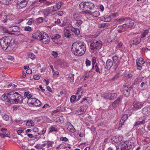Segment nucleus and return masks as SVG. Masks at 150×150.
<instances>
[{
    "instance_id": "obj_50",
    "label": "nucleus",
    "mask_w": 150,
    "mask_h": 150,
    "mask_svg": "<svg viewBox=\"0 0 150 150\" xmlns=\"http://www.w3.org/2000/svg\"><path fill=\"white\" fill-rule=\"evenodd\" d=\"M24 30L26 31L29 32H30L32 31L31 28L29 26L25 27L24 28Z\"/></svg>"
},
{
    "instance_id": "obj_19",
    "label": "nucleus",
    "mask_w": 150,
    "mask_h": 150,
    "mask_svg": "<svg viewBox=\"0 0 150 150\" xmlns=\"http://www.w3.org/2000/svg\"><path fill=\"white\" fill-rule=\"evenodd\" d=\"M67 125V129L70 132L74 133L75 132V129L70 123H68Z\"/></svg>"
},
{
    "instance_id": "obj_31",
    "label": "nucleus",
    "mask_w": 150,
    "mask_h": 150,
    "mask_svg": "<svg viewBox=\"0 0 150 150\" xmlns=\"http://www.w3.org/2000/svg\"><path fill=\"white\" fill-rule=\"evenodd\" d=\"M49 129L50 130L49 133H52L53 132H57L58 131V129L53 127H50L49 128Z\"/></svg>"
},
{
    "instance_id": "obj_22",
    "label": "nucleus",
    "mask_w": 150,
    "mask_h": 150,
    "mask_svg": "<svg viewBox=\"0 0 150 150\" xmlns=\"http://www.w3.org/2000/svg\"><path fill=\"white\" fill-rule=\"evenodd\" d=\"M94 7V5L92 3L86 2V8H89L90 9H92Z\"/></svg>"
},
{
    "instance_id": "obj_58",
    "label": "nucleus",
    "mask_w": 150,
    "mask_h": 150,
    "mask_svg": "<svg viewBox=\"0 0 150 150\" xmlns=\"http://www.w3.org/2000/svg\"><path fill=\"white\" fill-rule=\"evenodd\" d=\"M52 54L54 57L56 58L57 57L58 54L56 52L52 51Z\"/></svg>"
},
{
    "instance_id": "obj_5",
    "label": "nucleus",
    "mask_w": 150,
    "mask_h": 150,
    "mask_svg": "<svg viewBox=\"0 0 150 150\" xmlns=\"http://www.w3.org/2000/svg\"><path fill=\"white\" fill-rule=\"evenodd\" d=\"M29 0H17V6L20 9L25 7L28 2Z\"/></svg>"
},
{
    "instance_id": "obj_13",
    "label": "nucleus",
    "mask_w": 150,
    "mask_h": 150,
    "mask_svg": "<svg viewBox=\"0 0 150 150\" xmlns=\"http://www.w3.org/2000/svg\"><path fill=\"white\" fill-rule=\"evenodd\" d=\"M64 34L65 37L67 38H72L73 35L72 33L71 32V30L69 29H65L64 30Z\"/></svg>"
},
{
    "instance_id": "obj_40",
    "label": "nucleus",
    "mask_w": 150,
    "mask_h": 150,
    "mask_svg": "<svg viewBox=\"0 0 150 150\" xmlns=\"http://www.w3.org/2000/svg\"><path fill=\"white\" fill-rule=\"evenodd\" d=\"M95 71L97 72L99 74H101V72L100 70V69L97 63L95 65Z\"/></svg>"
},
{
    "instance_id": "obj_56",
    "label": "nucleus",
    "mask_w": 150,
    "mask_h": 150,
    "mask_svg": "<svg viewBox=\"0 0 150 150\" xmlns=\"http://www.w3.org/2000/svg\"><path fill=\"white\" fill-rule=\"evenodd\" d=\"M110 95V93H107L105 95V98L111 100Z\"/></svg>"
},
{
    "instance_id": "obj_63",
    "label": "nucleus",
    "mask_w": 150,
    "mask_h": 150,
    "mask_svg": "<svg viewBox=\"0 0 150 150\" xmlns=\"http://www.w3.org/2000/svg\"><path fill=\"white\" fill-rule=\"evenodd\" d=\"M29 57L32 59L35 58V56L34 54L33 53H30L29 55Z\"/></svg>"
},
{
    "instance_id": "obj_12",
    "label": "nucleus",
    "mask_w": 150,
    "mask_h": 150,
    "mask_svg": "<svg viewBox=\"0 0 150 150\" xmlns=\"http://www.w3.org/2000/svg\"><path fill=\"white\" fill-rule=\"evenodd\" d=\"M44 32L42 31H37L35 34V35L33 36V38L35 39H38L40 40L41 38V37L43 36V33H45Z\"/></svg>"
},
{
    "instance_id": "obj_9",
    "label": "nucleus",
    "mask_w": 150,
    "mask_h": 150,
    "mask_svg": "<svg viewBox=\"0 0 150 150\" xmlns=\"http://www.w3.org/2000/svg\"><path fill=\"white\" fill-rule=\"evenodd\" d=\"M49 39L50 38L48 35L45 33H43V35L42 37H41L40 40L42 41L43 43L46 44L49 43L50 42Z\"/></svg>"
},
{
    "instance_id": "obj_6",
    "label": "nucleus",
    "mask_w": 150,
    "mask_h": 150,
    "mask_svg": "<svg viewBox=\"0 0 150 150\" xmlns=\"http://www.w3.org/2000/svg\"><path fill=\"white\" fill-rule=\"evenodd\" d=\"M132 87L128 85H124L123 86V90L124 94L126 97H128L130 94L131 89Z\"/></svg>"
},
{
    "instance_id": "obj_62",
    "label": "nucleus",
    "mask_w": 150,
    "mask_h": 150,
    "mask_svg": "<svg viewBox=\"0 0 150 150\" xmlns=\"http://www.w3.org/2000/svg\"><path fill=\"white\" fill-rule=\"evenodd\" d=\"M14 93V96H15V100L16 99V98H17V97L18 98V97L19 96V95H20L19 93H18L17 92H13Z\"/></svg>"
},
{
    "instance_id": "obj_29",
    "label": "nucleus",
    "mask_w": 150,
    "mask_h": 150,
    "mask_svg": "<svg viewBox=\"0 0 150 150\" xmlns=\"http://www.w3.org/2000/svg\"><path fill=\"white\" fill-rule=\"evenodd\" d=\"M88 13L91 14H93V15L95 17H97L100 15V13L98 11H96L94 12H91L90 11H88Z\"/></svg>"
},
{
    "instance_id": "obj_64",
    "label": "nucleus",
    "mask_w": 150,
    "mask_h": 150,
    "mask_svg": "<svg viewBox=\"0 0 150 150\" xmlns=\"http://www.w3.org/2000/svg\"><path fill=\"white\" fill-rule=\"evenodd\" d=\"M116 149V146H113L112 147H110L108 149V150H115Z\"/></svg>"
},
{
    "instance_id": "obj_8",
    "label": "nucleus",
    "mask_w": 150,
    "mask_h": 150,
    "mask_svg": "<svg viewBox=\"0 0 150 150\" xmlns=\"http://www.w3.org/2000/svg\"><path fill=\"white\" fill-rule=\"evenodd\" d=\"M122 98V96H120L118 97L112 103V107L114 108H116L119 106Z\"/></svg>"
},
{
    "instance_id": "obj_44",
    "label": "nucleus",
    "mask_w": 150,
    "mask_h": 150,
    "mask_svg": "<svg viewBox=\"0 0 150 150\" xmlns=\"http://www.w3.org/2000/svg\"><path fill=\"white\" fill-rule=\"evenodd\" d=\"M80 107L82 108L83 112H85L88 108V106L87 104H85L83 106H81Z\"/></svg>"
},
{
    "instance_id": "obj_52",
    "label": "nucleus",
    "mask_w": 150,
    "mask_h": 150,
    "mask_svg": "<svg viewBox=\"0 0 150 150\" xmlns=\"http://www.w3.org/2000/svg\"><path fill=\"white\" fill-rule=\"evenodd\" d=\"M92 65H95L96 62V58L95 57H93L92 59Z\"/></svg>"
},
{
    "instance_id": "obj_42",
    "label": "nucleus",
    "mask_w": 150,
    "mask_h": 150,
    "mask_svg": "<svg viewBox=\"0 0 150 150\" xmlns=\"http://www.w3.org/2000/svg\"><path fill=\"white\" fill-rule=\"evenodd\" d=\"M123 75L125 77L129 79H130L132 78V75L131 74L124 73Z\"/></svg>"
},
{
    "instance_id": "obj_7",
    "label": "nucleus",
    "mask_w": 150,
    "mask_h": 150,
    "mask_svg": "<svg viewBox=\"0 0 150 150\" xmlns=\"http://www.w3.org/2000/svg\"><path fill=\"white\" fill-rule=\"evenodd\" d=\"M112 62L115 64L113 67V68L116 69L120 63V61L118 60V57L115 55L112 57Z\"/></svg>"
},
{
    "instance_id": "obj_41",
    "label": "nucleus",
    "mask_w": 150,
    "mask_h": 150,
    "mask_svg": "<svg viewBox=\"0 0 150 150\" xmlns=\"http://www.w3.org/2000/svg\"><path fill=\"white\" fill-rule=\"evenodd\" d=\"M35 147L38 149H41L42 150H44L45 149V148L42 147V145L39 144H36L35 146Z\"/></svg>"
},
{
    "instance_id": "obj_30",
    "label": "nucleus",
    "mask_w": 150,
    "mask_h": 150,
    "mask_svg": "<svg viewBox=\"0 0 150 150\" xmlns=\"http://www.w3.org/2000/svg\"><path fill=\"white\" fill-rule=\"evenodd\" d=\"M103 18H104L103 21L105 22H110L111 20V18L110 16L105 15L104 16Z\"/></svg>"
},
{
    "instance_id": "obj_18",
    "label": "nucleus",
    "mask_w": 150,
    "mask_h": 150,
    "mask_svg": "<svg viewBox=\"0 0 150 150\" xmlns=\"http://www.w3.org/2000/svg\"><path fill=\"white\" fill-rule=\"evenodd\" d=\"M43 14L45 16L47 17L49 15H52L53 14L51 12V10L49 8L45 9L43 11Z\"/></svg>"
},
{
    "instance_id": "obj_60",
    "label": "nucleus",
    "mask_w": 150,
    "mask_h": 150,
    "mask_svg": "<svg viewBox=\"0 0 150 150\" xmlns=\"http://www.w3.org/2000/svg\"><path fill=\"white\" fill-rule=\"evenodd\" d=\"M124 122H124V121L123 120H121L120 122V124L119 125V127L118 128V129H120V128L122 126V125H123L124 123Z\"/></svg>"
},
{
    "instance_id": "obj_24",
    "label": "nucleus",
    "mask_w": 150,
    "mask_h": 150,
    "mask_svg": "<svg viewBox=\"0 0 150 150\" xmlns=\"http://www.w3.org/2000/svg\"><path fill=\"white\" fill-rule=\"evenodd\" d=\"M144 78L143 76H138L134 80V83L135 84H137L139 82H140Z\"/></svg>"
},
{
    "instance_id": "obj_15",
    "label": "nucleus",
    "mask_w": 150,
    "mask_h": 150,
    "mask_svg": "<svg viewBox=\"0 0 150 150\" xmlns=\"http://www.w3.org/2000/svg\"><path fill=\"white\" fill-rule=\"evenodd\" d=\"M142 111L143 114L148 116L150 114V108L148 106H146L143 108Z\"/></svg>"
},
{
    "instance_id": "obj_38",
    "label": "nucleus",
    "mask_w": 150,
    "mask_h": 150,
    "mask_svg": "<svg viewBox=\"0 0 150 150\" xmlns=\"http://www.w3.org/2000/svg\"><path fill=\"white\" fill-rule=\"evenodd\" d=\"M148 33L149 32L147 30H144V32L141 35V38H144L145 37L146 35H148Z\"/></svg>"
},
{
    "instance_id": "obj_20",
    "label": "nucleus",
    "mask_w": 150,
    "mask_h": 150,
    "mask_svg": "<svg viewBox=\"0 0 150 150\" xmlns=\"http://www.w3.org/2000/svg\"><path fill=\"white\" fill-rule=\"evenodd\" d=\"M130 19V18L129 17H121L119 19L117 20V21L118 23H122L124 22V21H125L126 23L127 21H129V20Z\"/></svg>"
},
{
    "instance_id": "obj_25",
    "label": "nucleus",
    "mask_w": 150,
    "mask_h": 150,
    "mask_svg": "<svg viewBox=\"0 0 150 150\" xmlns=\"http://www.w3.org/2000/svg\"><path fill=\"white\" fill-rule=\"evenodd\" d=\"M74 74L71 73L67 74V76H68V78L69 79L71 82L73 83L74 82Z\"/></svg>"
},
{
    "instance_id": "obj_43",
    "label": "nucleus",
    "mask_w": 150,
    "mask_h": 150,
    "mask_svg": "<svg viewBox=\"0 0 150 150\" xmlns=\"http://www.w3.org/2000/svg\"><path fill=\"white\" fill-rule=\"evenodd\" d=\"M116 139V142H121L122 140V138L121 136H115Z\"/></svg>"
},
{
    "instance_id": "obj_35",
    "label": "nucleus",
    "mask_w": 150,
    "mask_h": 150,
    "mask_svg": "<svg viewBox=\"0 0 150 150\" xmlns=\"http://www.w3.org/2000/svg\"><path fill=\"white\" fill-rule=\"evenodd\" d=\"M47 146V148H49L50 147H52V144H54V142L50 141H46Z\"/></svg>"
},
{
    "instance_id": "obj_53",
    "label": "nucleus",
    "mask_w": 150,
    "mask_h": 150,
    "mask_svg": "<svg viewBox=\"0 0 150 150\" xmlns=\"http://www.w3.org/2000/svg\"><path fill=\"white\" fill-rule=\"evenodd\" d=\"M59 9V8H58V7L55 5L53 6L52 10L51 11V12L52 13H53L54 12L57 11Z\"/></svg>"
},
{
    "instance_id": "obj_55",
    "label": "nucleus",
    "mask_w": 150,
    "mask_h": 150,
    "mask_svg": "<svg viewBox=\"0 0 150 150\" xmlns=\"http://www.w3.org/2000/svg\"><path fill=\"white\" fill-rule=\"evenodd\" d=\"M85 64L86 66H89L91 64V62L87 59L85 61Z\"/></svg>"
},
{
    "instance_id": "obj_57",
    "label": "nucleus",
    "mask_w": 150,
    "mask_h": 150,
    "mask_svg": "<svg viewBox=\"0 0 150 150\" xmlns=\"http://www.w3.org/2000/svg\"><path fill=\"white\" fill-rule=\"evenodd\" d=\"M76 98V96H75L73 95L71 96L70 98V101L72 103L74 102L75 99Z\"/></svg>"
},
{
    "instance_id": "obj_28",
    "label": "nucleus",
    "mask_w": 150,
    "mask_h": 150,
    "mask_svg": "<svg viewBox=\"0 0 150 150\" xmlns=\"http://www.w3.org/2000/svg\"><path fill=\"white\" fill-rule=\"evenodd\" d=\"M61 37V36L58 34H55L53 35V36H52V37L51 38L53 41L54 42H55V40L57 39H59Z\"/></svg>"
},
{
    "instance_id": "obj_54",
    "label": "nucleus",
    "mask_w": 150,
    "mask_h": 150,
    "mask_svg": "<svg viewBox=\"0 0 150 150\" xmlns=\"http://www.w3.org/2000/svg\"><path fill=\"white\" fill-rule=\"evenodd\" d=\"M34 20L33 18H30L27 22V24L29 25H31L33 22L34 21Z\"/></svg>"
},
{
    "instance_id": "obj_48",
    "label": "nucleus",
    "mask_w": 150,
    "mask_h": 150,
    "mask_svg": "<svg viewBox=\"0 0 150 150\" xmlns=\"http://www.w3.org/2000/svg\"><path fill=\"white\" fill-rule=\"evenodd\" d=\"M129 23H128V28H131L134 25V22L132 21H129Z\"/></svg>"
},
{
    "instance_id": "obj_11",
    "label": "nucleus",
    "mask_w": 150,
    "mask_h": 150,
    "mask_svg": "<svg viewBox=\"0 0 150 150\" xmlns=\"http://www.w3.org/2000/svg\"><path fill=\"white\" fill-rule=\"evenodd\" d=\"M15 96L13 92L10 93L8 95V100H7V102L11 103H15Z\"/></svg>"
},
{
    "instance_id": "obj_26",
    "label": "nucleus",
    "mask_w": 150,
    "mask_h": 150,
    "mask_svg": "<svg viewBox=\"0 0 150 150\" xmlns=\"http://www.w3.org/2000/svg\"><path fill=\"white\" fill-rule=\"evenodd\" d=\"M139 119V122L141 125L144 124L147 121V120L145 117H142L141 118H140Z\"/></svg>"
},
{
    "instance_id": "obj_45",
    "label": "nucleus",
    "mask_w": 150,
    "mask_h": 150,
    "mask_svg": "<svg viewBox=\"0 0 150 150\" xmlns=\"http://www.w3.org/2000/svg\"><path fill=\"white\" fill-rule=\"evenodd\" d=\"M145 132V129L144 128L142 127L139 130V133L141 135H143Z\"/></svg>"
},
{
    "instance_id": "obj_14",
    "label": "nucleus",
    "mask_w": 150,
    "mask_h": 150,
    "mask_svg": "<svg viewBox=\"0 0 150 150\" xmlns=\"http://www.w3.org/2000/svg\"><path fill=\"white\" fill-rule=\"evenodd\" d=\"M144 103L137 101H134L133 103V106L136 109H138L140 108L143 105Z\"/></svg>"
},
{
    "instance_id": "obj_39",
    "label": "nucleus",
    "mask_w": 150,
    "mask_h": 150,
    "mask_svg": "<svg viewBox=\"0 0 150 150\" xmlns=\"http://www.w3.org/2000/svg\"><path fill=\"white\" fill-rule=\"evenodd\" d=\"M111 100L115 98L117 96V94L116 93H110Z\"/></svg>"
},
{
    "instance_id": "obj_2",
    "label": "nucleus",
    "mask_w": 150,
    "mask_h": 150,
    "mask_svg": "<svg viewBox=\"0 0 150 150\" xmlns=\"http://www.w3.org/2000/svg\"><path fill=\"white\" fill-rule=\"evenodd\" d=\"M90 42V48L91 52L95 54H97L102 47L101 41L97 39L93 38Z\"/></svg>"
},
{
    "instance_id": "obj_34",
    "label": "nucleus",
    "mask_w": 150,
    "mask_h": 150,
    "mask_svg": "<svg viewBox=\"0 0 150 150\" xmlns=\"http://www.w3.org/2000/svg\"><path fill=\"white\" fill-rule=\"evenodd\" d=\"M79 7L81 9H83L85 8L86 9V2H82L79 4Z\"/></svg>"
},
{
    "instance_id": "obj_17",
    "label": "nucleus",
    "mask_w": 150,
    "mask_h": 150,
    "mask_svg": "<svg viewBox=\"0 0 150 150\" xmlns=\"http://www.w3.org/2000/svg\"><path fill=\"white\" fill-rule=\"evenodd\" d=\"M141 41L140 38H133L131 40V44L133 45H137L139 44Z\"/></svg>"
},
{
    "instance_id": "obj_47",
    "label": "nucleus",
    "mask_w": 150,
    "mask_h": 150,
    "mask_svg": "<svg viewBox=\"0 0 150 150\" xmlns=\"http://www.w3.org/2000/svg\"><path fill=\"white\" fill-rule=\"evenodd\" d=\"M88 98H84L82 99L81 101V103H88V100L87 99Z\"/></svg>"
},
{
    "instance_id": "obj_49",
    "label": "nucleus",
    "mask_w": 150,
    "mask_h": 150,
    "mask_svg": "<svg viewBox=\"0 0 150 150\" xmlns=\"http://www.w3.org/2000/svg\"><path fill=\"white\" fill-rule=\"evenodd\" d=\"M2 118L4 120L8 121L9 119V116L7 114H4L2 116Z\"/></svg>"
},
{
    "instance_id": "obj_23",
    "label": "nucleus",
    "mask_w": 150,
    "mask_h": 150,
    "mask_svg": "<svg viewBox=\"0 0 150 150\" xmlns=\"http://www.w3.org/2000/svg\"><path fill=\"white\" fill-rule=\"evenodd\" d=\"M18 98H16V99L15 100V103H22L23 101V98L22 96L21 95L18 96Z\"/></svg>"
},
{
    "instance_id": "obj_10",
    "label": "nucleus",
    "mask_w": 150,
    "mask_h": 150,
    "mask_svg": "<svg viewBox=\"0 0 150 150\" xmlns=\"http://www.w3.org/2000/svg\"><path fill=\"white\" fill-rule=\"evenodd\" d=\"M144 63V61L142 58H140L139 59L137 60L136 64L137 68L140 70H141L142 66Z\"/></svg>"
},
{
    "instance_id": "obj_27",
    "label": "nucleus",
    "mask_w": 150,
    "mask_h": 150,
    "mask_svg": "<svg viewBox=\"0 0 150 150\" xmlns=\"http://www.w3.org/2000/svg\"><path fill=\"white\" fill-rule=\"evenodd\" d=\"M8 95H9V93H4L2 96V99L3 100L7 102V100H8Z\"/></svg>"
},
{
    "instance_id": "obj_16",
    "label": "nucleus",
    "mask_w": 150,
    "mask_h": 150,
    "mask_svg": "<svg viewBox=\"0 0 150 150\" xmlns=\"http://www.w3.org/2000/svg\"><path fill=\"white\" fill-rule=\"evenodd\" d=\"M10 31L13 32L19 33L20 31V28L18 26H13L9 28Z\"/></svg>"
},
{
    "instance_id": "obj_36",
    "label": "nucleus",
    "mask_w": 150,
    "mask_h": 150,
    "mask_svg": "<svg viewBox=\"0 0 150 150\" xmlns=\"http://www.w3.org/2000/svg\"><path fill=\"white\" fill-rule=\"evenodd\" d=\"M36 101L35 102H34V103H33V105L36 106H40L41 105V102L38 100H35Z\"/></svg>"
},
{
    "instance_id": "obj_51",
    "label": "nucleus",
    "mask_w": 150,
    "mask_h": 150,
    "mask_svg": "<svg viewBox=\"0 0 150 150\" xmlns=\"http://www.w3.org/2000/svg\"><path fill=\"white\" fill-rule=\"evenodd\" d=\"M36 19L37 20L38 23H41L43 20V18L42 17L38 18Z\"/></svg>"
},
{
    "instance_id": "obj_3",
    "label": "nucleus",
    "mask_w": 150,
    "mask_h": 150,
    "mask_svg": "<svg viewBox=\"0 0 150 150\" xmlns=\"http://www.w3.org/2000/svg\"><path fill=\"white\" fill-rule=\"evenodd\" d=\"M12 40L7 37H5L0 39V45L2 50H6L9 47H11L12 45Z\"/></svg>"
},
{
    "instance_id": "obj_59",
    "label": "nucleus",
    "mask_w": 150,
    "mask_h": 150,
    "mask_svg": "<svg viewBox=\"0 0 150 150\" xmlns=\"http://www.w3.org/2000/svg\"><path fill=\"white\" fill-rule=\"evenodd\" d=\"M60 140L62 141H64V142H67L68 141V139L66 137H60Z\"/></svg>"
},
{
    "instance_id": "obj_33",
    "label": "nucleus",
    "mask_w": 150,
    "mask_h": 150,
    "mask_svg": "<svg viewBox=\"0 0 150 150\" xmlns=\"http://www.w3.org/2000/svg\"><path fill=\"white\" fill-rule=\"evenodd\" d=\"M34 125V122L31 120H28L26 122V125L28 126H33Z\"/></svg>"
},
{
    "instance_id": "obj_21",
    "label": "nucleus",
    "mask_w": 150,
    "mask_h": 150,
    "mask_svg": "<svg viewBox=\"0 0 150 150\" xmlns=\"http://www.w3.org/2000/svg\"><path fill=\"white\" fill-rule=\"evenodd\" d=\"M113 62L110 59H108L106 62V66L108 69H110L112 66Z\"/></svg>"
},
{
    "instance_id": "obj_32",
    "label": "nucleus",
    "mask_w": 150,
    "mask_h": 150,
    "mask_svg": "<svg viewBox=\"0 0 150 150\" xmlns=\"http://www.w3.org/2000/svg\"><path fill=\"white\" fill-rule=\"evenodd\" d=\"M74 18L75 19V20H76V24L77 25V26L78 27L80 26L82 23V21L80 20H78L77 19H76V17L75 16H74Z\"/></svg>"
},
{
    "instance_id": "obj_46",
    "label": "nucleus",
    "mask_w": 150,
    "mask_h": 150,
    "mask_svg": "<svg viewBox=\"0 0 150 150\" xmlns=\"http://www.w3.org/2000/svg\"><path fill=\"white\" fill-rule=\"evenodd\" d=\"M128 117V115L127 114H124L123 115L121 118V120H123L124 122H125Z\"/></svg>"
},
{
    "instance_id": "obj_37",
    "label": "nucleus",
    "mask_w": 150,
    "mask_h": 150,
    "mask_svg": "<svg viewBox=\"0 0 150 150\" xmlns=\"http://www.w3.org/2000/svg\"><path fill=\"white\" fill-rule=\"evenodd\" d=\"M82 94V92H81L79 91H78L75 96L76 98L78 97L77 100H79L81 98Z\"/></svg>"
},
{
    "instance_id": "obj_4",
    "label": "nucleus",
    "mask_w": 150,
    "mask_h": 150,
    "mask_svg": "<svg viewBox=\"0 0 150 150\" xmlns=\"http://www.w3.org/2000/svg\"><path fill=\"white\" fill-rule=\"evenodd\" d=\"M120 148L122 150H129L132 147L131 142L129 141H125L123 144L119 145Z\"/></svg>"
},
{
    "instance_id": "obj_1",
    "label": "nucleus",
    "mask_w": 150,
    "mask_h": 150,
    "mask_svg": "<svg viewBox=\"0 0 150 150\" xmlns=\"http://www.w3.org/2000/svg\"><path fill=\"white\" fill-rule=\"evenodd\" d=\"M86 50V45L82 42H74L71 47L73 53L76 56H82L85 53Z\"/></svg>"
},
{
    "instance_id": "obj_61",
    "label": "nucleus",
    "mask_w": 150,
    "mask_h": 150,
    "mask_svg": "<svg viewBox=\"0 0 150 150\" xmlns=\"http://www.w3.org/2000/svg\"><path fill=\"white\" fill-rule=\"evenodd\" d=\"M119 74H117L112 78V80L115 81L117 79L119 78Z\"/></svg>"
}]
</instances>
